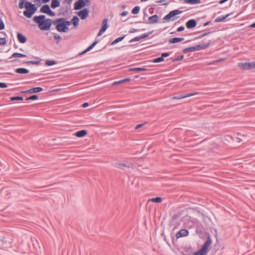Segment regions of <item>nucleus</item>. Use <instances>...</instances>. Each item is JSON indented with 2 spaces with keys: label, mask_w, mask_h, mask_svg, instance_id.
<instances>
[{
  "label": "nucleus",
  "mask_w": 255,
  "mask_h": 255,
  "mask_svg": "<svg viewBox=\"0 0 255 255\" xmlns=\"http://www.w3.org/2000/svg\"><path fill=\"white\" fill-rule=\"evenodd\" d=\"M60 5V0H52L51 3V7L56 8Z\"/></svg>",
  "instance_id": "nucleus-21"
},
{
  "label": "nucleus",
  "mask_w": 255,
  "mask_h": 255,
  "mask_svg": "<svg viewBox=\"0 0 255 255\" xmlns=\"http://www.w3.org/2000/svg\"><path fill=\"white\" fill-rule=\"evenodd\" d=\"M54 34V38L56 40V43L58 44L59 42V41L61 39V36L56 34V33H53Z\"/></svg>",
  "instance_id": "nucleus-42"
},
{
  "label": "nucleus",
  "mask_w": 255,
  "mask_h": 255,
  "mask_svg": "<svg viewBox=\"0 0 255 255\" xmlns=\"http://www.w3.org/2000/svg\"><path fill=\"white\" fill-rule=\"evenodd\" d=\"M189 234V231L186 229H181L176 234V239L186 237Z\"/></svg>",
  "instance_id": "nucleus-10"
},
{
  "label": "nucleus",
  "mask_w": 255,
  "mask_h": 255,
  "mask_svg": "<svg viewBox=\"0 0 255 255\" xmlns=\"http://www.w3.org/2000/svg\"><path fill=\"white\" fill-rule=\"evenodd\" d=\"M195 51H197L195 46L185 48L183 50V52L184 53H187L188 52H194Z\"/></svg>",
  "instance_id": "nucleus-26"
},
{
  "label": "nucleus",
  "mask_w": 255,
  "mask_h": 255,
  "mask_svg": "<svg viewBox=\"0 0 255 255\" xmlns=\"http://www.w3.org/2000/svg\"><path fill=\"white\" fill-rule=\"evenodd\" d=\"M108 18H106L102 22V28L106 30L107 29V28L109 27V25L108 24Z\"/></svg>",
  "instance_id": "nucleus-33"
},
{
  "label": "nucleus",
  "mask_w": 255,
  "mask_h": 255,
  "mask_svg": "<svg viewBox=\"0 0 255 255\" xmlns=\"http://www.w3.org/2000/svg\"><path fill=\"white\" fill-rule=\"evenodd\" d=\"M147 70V69L145 67H134L131 68L129 69V71H145Z\"/></svg>",
  "instance_id": "nucleus-29"
},
{
  "label": "nucleus",
  "mask_w": 255,
  "mask_h": 255,
  "mask_svg": "<svg viewBox=\"0 0 255 255\" xmlns=\"http://www.w3.org/2000/svg\"><path fill=\"white\" fill-rule=\"evenodd\" d=\"M183 58H184V55H182L181 56H178V57H177L176 58L172 59V61L173 62H175L176 61H180V60H182L183 59Z\"/></svg>",
  "instance_id": "nucleus-45"
},
{
  "label": "nucleus",
  "mask_w": 255,
  "mask_h": 255,
  "mask_svg": "<svg viewBox=\"0 0 255 255\" xmlns=\"http://www.w3.org/2000/svg\"><path fill=\"white\" fill-rule=\"evenodd\" d=\"M88 132L85 129H82L79 130L75 132L74 135L78 137H83L87 134Z\"/></svg>",
  "instance_id": "nucleus-17"
},
{
  "label": "nucleus",
  "mask_w": 255,
  "mask_h": 255,
  "mask_svg": "<svg viewBox=\"0 0 255 255\" xmlns=\"http://www.w3.org/2000/svg\"><path fill=\"white\" fill-rule=\"evenodd\" d=\"M53 25H55V29L60 32H67L63 18H59L53 20Z\"/></svg>",
  "instance_id": "nucleus-4"
},
{
  "label": "nucleus",
  "mask_w": 255,
  "mask_h": 255,
  "mask_svg": "<svg viewBox=\"0 0 255 255\" xmlns=\"http://www.w3.org/2000/svg\"><path fill=\"white\" fill-rule=\"evenodd\" d=\"M19 61V60H18V59H14V60H11L10 62L15 63V62Z\"/></svg>",
  "instance_id": "nucleus-63"
},
{
  "label": "nucleus",
  "mask_w": 255,
  "mask_h": 255,
  "mask_svg": "<svg viewBox=\"0 0 255 255\" xmlns=\"http://www.w3.org/2000/svg\"><path fill=\"white\" fill-rule=\"evenodd\" d=\"M98 40H95L94 42L91 44L90 45L87 49H86L85 50H84L83 51L81 52V53H80L79 54V55H83L88 52H89V51H90L92 49H93L95 46L98 43Z\"/></svg>",
  "instance_id": "nucleus-13"
},
{
  "label": "nucleus",
  "mask_w": 255,
  "mask_h": 255,
  "mask_svg": "<svg viewBox=\"0 0 255 255\" xmlns=\"http://www.w3.org/2000/svg\"><path fill=\"white\" fill-rule=\"evenodd\" d=\"M86 5H89V3H87L85 0H78L74 3V9H81Z\"/></svg>",
  "instance_id": "nucleus-7"
},
{
  "label": "nucleus",
  "mask_w": 255,
  "mask_h": 255,
  "mask_svg": "<svg viewBox=\"0 0 255 255\" xmlns=\"http://www.w3.org/2000/svg\"><path fill=\"white\" fill-rule=\"evenodd\" d=\"M250 27L251 28H255V22L253 23H252L251 25H250Z\"/></svg>",
  "instance_id": "nucleus-64"
},
{
  "label": "nucleus",
  "mask_w": 255,
  "mask_h": 255,
  "mask_svg": "<svg viewBox=\"0 0 255 255\" xmlns=\"http://www.w3.org/2000/svg\"><path fill=\"white\" fill-rule=\"evenodd\" d=\"M15 72L18 74H26L29 73V70L24 68H19L15 70Z\"/></svg>",
  "instance_id": "nucleus-20"
},
{
  "label": "nucleus",
  "mask_w": 255,
  "mask_h": 255,
  "mask_svg": "<svg viewBox=\"0 0 255 255\" xmlns=\"http://www.w3.org/2000/svg\"><path fill=\"white\" fill-rule=\"evenodd\" d=\"M115 164H116L117 165L119 166L121 168L127 167V165L126 164H125V163H115Z\"/></svg>",
  "instance_id": "nucleus-49"
},
{
  "label": "nucleus",
  "mask_w": 255,
  "mask_h": 255,
  "mask_svg": "<svg viewBox=\"0 0 255 255\" xmlns=\"http://www.w3.org/2000/svg\"><path fill=\"white\" fill-rule=\"evenodd\" d=\"M182 12V11L179 9H175L170 11L166 15H165L162 19V22L169 21H174L177 17H174L176 15L179 14Z\"/></svg>",
  "instance_id": "nucleus-5"
},
{
  "label": "nucleus",
  "mask_w": 255,
  "mask_h": 255,
  "mask_svg": "<svg viewBox=\"0 0 255 255\" xmlns=\"http://www.w3.org/2000/svg\"><path fill=\"white\" fill-rule=\"evenodd\" d=\"M184 29H185V27L184 26H181L177 29V32H181V31H183L184 30Z\"/></svg>",
  "instance_id": "nucleus-53"
},
{
  "label": "nucleus",
  "mask_w": 255,
  "mask_h": 255,
  "mask_svg": "<svg viewBox=\"0 0 255 255\" xmlns=\"http://www.w3.org/2000/svg\"><path fill=\"white\" fill-rule=\"evenodd\" d=\"M128 14V12L127 11H124L123 12H122L121 13V15L123 16H126Z\"/></svg>",
  "instance_id": "nucleus-56"
},
{
  "label": "nucleus",
  "mask_w": 255,
  "mask_h": 255,
  "mask_svg": "<svg viewBox=\"0 0 255 255\" xmlns=\"http://www.w3.org/2000/svg\"><path fill=\"white\" fill-rule=\"evenodd\" d=\"M210 44H211V42H210V41H209L208 42H207L206 43H204V44H198V45H195L196 50L198 51V50H200L202 49H205L208 48V47H209Z\"/></svg>",
  "instance_id": "nucleus-14"
},
{
  "label": "nucleus",
  "mask_w": 255,
  "mask_h": 255,
  "mask_svg": "<svg viewBox=\"0 0 255 255\" xmlns=\"http://www.w3.org/2000/svg\"><path fill=\"white\" fill-rule=\"evenodd\" d=\"M6 42V41L5 38H0V45H5Z\"/></svg>",
  "instance_id": "nucleus-46"
},
{
  "label": "nucleus",
  "mask_w": 255,
  "mask_h": 255,
  "mask_svg": "<svg viewBox=\"0 0 255 255\" xmlns=\"http://www.w3.org/2000/svg\"><path fill=\"white\" fill-rule=\"evenodd\" d=\"M139 30L138 29H135V28H131L129 31V33H133L134 32H137V31H139Z\"/></svg>",
  "instance_id": "nucleus-52"
},
{
  "label": "nucleus",
  "mask_w": 255,
  "mask_h": 255,
  "mask_svg": "<svg viewBox=\"0 0 255 255\" xmlns=\"http://www.w3.org/2000/svg\"><path fill=\"white\" fill-rule=\"evenodd\" d=\"M153 32V30H152V31H151L150 32H147V33H143V34H141V35H140V38H141V39L147 38L150 34H151Z\"/></svg>",
  "instance_id": "nucleus-37"
},
{
  "label": "nucleus",
  "mask_w": 255,
  "mask_h": 255,
  "mask_svg": "<svg viewBox=\"0 0 255 255\" xmlns=\"http://www.w3.org/2000/svg\"><path fill=\"white\" fill-rule=\"evenodd\" d=\"M10 101H22L23 100V98L20 96H16V97H10Z\"/></svg>",
  "instance_id": "nucleus-39"
},
{
  "label": "nucleus",
  "mask_w": 255,
  "mask_h": 255,
  "mask_svg": "<svg viewBox=\"0 0 255 255\" xmlns=\"http://www.w3.org/2000/svg\"><path fill=\"white\" fill-rule=\"evenodd\" d=\"M47 14H48V15L50 16H54L55 15V12L54 11H52L51 9L49 10V11H48V13H47Z\"/></svg>",
  "instance_id": "nucleus-48"
},
{
  "label": "nucleus",
  "mask_w": 255,
  "mask_h": 255,
  "mask_svg": "<svg viewBox=\"0 0 255 255\" xmlns=\"http://www.w3.org/2000/svg\"><path fill=\"white\" fill-rule=\"evenodd\" d=\"M24 7L25 10L23 12V14L25 17L29 18L32 16L37 9L35 5L29 1H25Z\"/></svg>",
  "instance_id": "nucleus-2"
},
{
  "label": "nucleus",
  "mask_w": 255,
  "mask_h": 255,
  "mask_svg": "<svg viewBox=\"0 0 255 255\" xmlns=\"http://www.w3.org/2000/svg\"><path fill=\"white\" fill-rule=\"evenodd\" d=\"M43 91V89L41 87H37L31 88L28 90L22 92V93H38Z\"/></svg>",
  "instance_id": "nucleus-12"
},
{
  "label": "nucleus",
  "mask_w": 255,
  "mask_h": 255,
  "mask_svg": "<svg viewBox=\"0 0 255 255\" xmlns=\"http://www.w3.org/2000/svg\"><path fill=\"white\" fill-rule=\"evenodd\" d=\"M158 19H159V16L157 14H154L153 15L150 16L148 18V22L149 24L154 23L158 21Z\"/></svg>",
  "instance_id": "nucleus-18"
},
{
  "label": "nucleus",
  "mask_w": 255,
  "mask_h": 255,
  "mask_svg": "<svg viewBox=\"0 0 255 255\" xmlns=\"http://www.w3.org/2000/svg\"><path fill=\"white\" fill-rule=\"evenodd\" d=\"M143 125V124H138L137 125H136L135 127V129H138L139 128H141V127H142Z\"/></svg>",
  "instance_id": "nucleus-55"
},
{
  "label": "nucleus",
  "mask_w": 255,
  "mask_h": 255,
  "mask_svg": "<svg viewBox=\"0 0 255 255\" xmlns=\"http://www.w3.org/2000/svg\"><path fill=\"white\" fill-rule=\"evenodd\" d=\"M4 28V24L1 18H0V30Z\"/></svg>",
  "instance_id": "nucleus-47"
},
{
  "label": "nucleus",
  "mask_w": 255,
  "mask_h": 255,
  "mask_svg": "<svg viewBox=\"0 0 255 255\" xmlns=\"http://www.w3.org/2000/svg\"><path fill=\"white\" fill-rule=\"evenodd\" d=\"M140 6H136L131 10V13L133 14H137L139 13L140 10Z\"/></svg>",
  "instance_id": "nucleus-38"
},
{
  "label": "nucleus",
  "mask_w": 255,
  "mask_h": 255,
  "mask_svg": "<svg viewBox=\"0 0 255 255\" xmlns=\"http://www.w3.org/2000/svg\"><path fill=\"white\" fill-rule=\"evenodd\" d=\"M212 32H213V31H208L205 32H203L201 34H200V35L196 37L195 39L201 38L205 36L208 35L209 34H210Z\"/></svg>",
  "instance_id": "nucleus-36"
},
{
  "label": "nucleus",
  "mask_w": 255,
  "mask_h": 255,
  "mask_svg": "<svg viewBox=\"0 0 255 255\" xmlns=\"http://www.w3.org/2000/svg\"><path fill=\"white\" fill-rule=\"evenodd\" d=\"M212 241L211 237L210 236H208L207 240L202 248L198 251L194 252L193 255H206L208 253L209 247L212 244Z\"/></svg>",
  "instance_id": "nucleus-3"
},
{
  "label": "nucleus",
  "mask_w": 255,
  "mask_h": 255,
  "mask_svg": "<svg viewBox=\"0 0 255 255\" xmlns=\"http://www.w3.org/2000/svg\"><path fill=\"white\" fill-rule=\"evenodd\" d=\"M56 64H57V62H56V61H55L54 60H46L45 62V65L48 66H51L55 65Z\"/></svg>",
  "instance_id": "nucleus-34"
},
{
  "label": "nucleus",
  "mask_w": 255,
  "mask_h": 255,
  "mask_svg": "<svg viewBox=\"0 0 255 255\" xmlns=\"http://www.w3.org/2000/svg\"><path fill=\"white\" fill-rule=\"evenodd\" d=\"M152 202L155 203H161L162 201V198L160 197H156L155 198H153L149 200Z\"/></svg>",
  "instance_id": "nucleus-32"
},
{
  "label": "nucleus",
  "mask_w": 255,
  "mask_h": 255,
  "mask_svg": "<svg viewBox=\"0 0 255 255\" xmlns=\"http://www.w3.org/2000/svg\"><path fill=\"white\" fill-rule=\"evenodd\" d=\"M163 60H164L163 58L161 56L159 57H157V58H154L152 62L153 63H159V62H161L163 61Z\"/></svg>",
  "instance_id": "nucleus-41"
},
{
  "label": "nucleus",
  "mask_w": 255,
  "mask_h": 255,
  "mask_svg": "<svg viewBox=\"0 0 255 255\" xmlns=\"http://www.w3.org/2000/svg\"><path fill=\"white\" fill-rule=\"evenodd\" d=\"M184 40L183 38H180V37H174L171 39H170L169 40V43L170 44H174L176 43L179 42H181Z\"/></svg>",
  "instance_id": "nucleus-22"
},
{
  "label": "nucleus",
  "mask_w": 255,
  "mask_h": 255,
  "mask_svg": "<svg viewBox=\"0 0 255 255\" xmlns=\"http://www.w3.org/2000/svg\"><path fill=\"white\" fill-rule=\"evenodd\" d=\"M89 106V104L88 103H85L82 105V107L83 108H87Z\"/></svg>",
  "instance_id": "nucleus-59"
},
{
  "label": "nucleus",
  "mask_w": 255,
  "mask_h": 255,
  "mask_svg": "<svg viewBox=\"0 0 255 255\" xmlns=\"http://www.w3.org/2000/svg\"><path fill=\"white\" fill-rule=\"evenodd\" d=\"M239 67L242 70H250L255 68V62L250 63H239Z\"/></svg>",
  "instance_id": "nucleus-6"
},
{
  "label": "nucleus",
  "mask_w": 255,
  "mask_h": 255,
  "mask_svg": "<svg viewBox=\"0 0 255 255\" xmlns=\"http://www.w3.org/2000/svg\"><path fill=\"white\" fill-rule=\"evenodd\" d=\"M127 36V35H125L123 36H121V37H119L117 38H116L115 40H114L111 44V45H115L117 43H118V42L122 41L124 38L125 37Z\"/></svg>",
  "instance_id": "nucleus-31"
},
{
  "label": "nucleus",
  "mask_w": 255,
  "mask_h": 255,
  "mask_svg": "<svg viewBox=\"0 0 255 255\" xmlns=\"http://www.w3.org/2000/svg\"><path fill=\"white\" fill-rule=\"evenodd\" d=\"M34 1L35 2H38V3H37V5H38V6H40V4H41L40 0H34Z\"/></svg>",
  "instance_id": "nucleus-58"
},
{
  "label": "nucleus",
  "mask_w": 255,
  "mask_h": 255,
  "mask_svg": "<svg viewBox=\"0 0 255 255\" xmlns=\"http://www.w3.org/2000/svg\"><path fill=\"white\" fill-rule=\"evenodd\" d=\"M63 20L65 23V26L66 28L67 31L69 30V26L72 24L71 21L67 20L66 18H63Z\"/></svg>",
  "instance_id": "nucleus-35"
},
{
  "label": "nucleus",
  "mask_w": 255,
  "mask_h": 255,
  "mask_svg": "<svg viewBox=\"0 0 255 255\" xmlns=\"http://www.w3.org/2000/svg\"><path fill=\"white\" fill-rule=\"evenodd\" d=\"M40 62H41V60H32V61H27L24 62L23 63L26 64L27 65L32 64V65H38L40 63Z\"/></svg>",
  "instance_id": "nucleus-28"
},
{
  "label": "nucleus",
  "mask_w": 255,
  "mask_h": 255,
  "mask_svg": "<svg viewBox=\"0 0 255 255\" xmlns=\"http://www.w3.org/2000/svg\"><path fill=\"white\" fill-rule=\"evenodd\" d=\"M198 93H197V92H194V93H188L186 95H178V96H175L174 97H173L172 99H177V100H179V99H184V98H187V97H191V96H194V95H198Z\"/></svg>",
  "instance_id": "nucleus-11"
},
{
  "label": "nucleus",
  "mask_w": 255,
  "mask_h": 255,
  "mask_svg": "<svg viewBox=\"0 0 255 255\" xmlns=\"http://www.w3.org/2000/svg\"><path fill=\"white\" fill-rule=\"evenodd\" d=\"M130 80H130V78H126V79H124L118 81L114 82L113 83V86H116V85H119V84H124V83H125L126 82H129Z\"/></svg>",
  "instance_id": "nucleus-24"
},
{
  "label": "nucleus",
  "mask_w": 255,
  "mask_h": 255,
  "mask_svg": "<svg viewBox=\"0 0 255 255\" xmlns=\"http://www.w3.org/2000/svg\"><path fill=\"white\" fill-rule=\"evenodd\" d=\"M33 21L38 24V27L41 30H48L51 28L52 24H53V20L50 18L46 19L45 15L34 16L33 18Z\"/></svg>",
  "instance_id": "nucleus-1"
},
{
  "label": "nucleus",
  "mask_w": 255,
  "mask_h": 255,
  "mask_svg": "<svg viewBox=\"0 0 255 255\" xmlns=\"http://www.w3.org/2000/svg\"><path fill=\"white\" fill-rule=\"evenodd\" d=\"M89 13V11L86 8L81 9L77 12L78 15L82 20L86 19L88 16Z\"/></svg>",
  "instance_id": "nucleus-8"
},
{
  "label": "nucleus",
  "mask_w": 255,
  "mask_h": 255,
  "mask_svg": "<svg viewBox=\"0 0 255 255\" xmlns=\"http://www.w3.org/2000/svg\"><path fill=\"white\" fill-rule=\"evenodd\" d=\"M169 55H170V54L168 52L162 53L161 54V56L163 58V59H164L165 57H167L169 56Z\"/></svg>",
  "instance_id": "nucleus-51"
},
{
  "label": "nucleus",
  "mask_w": 255,
  "mask_h": 255,
  "mask_svg": "<svg viewBox=\"0 0 255 255\" xmlns=\"http://www.w3.org/2000/svg\"><path fill=\"white\" fill-rule=\"evenodd\" d=\"M38 98V97L37 95H32V96L26 98L25 100L26 101L36 100H37Z\"/></svg>",
  "instance_id": "nucleus-40"
},
{
  "label": "nucleus",
  "mask_w": 255,
  "mask_h": 255,
  "mask_svg": "<svg viewBox=\"0 0 255 255\" xmlns=\"http://www.w3.org/2000/svg\"><path fill=\"white\" fill-rule=\"evenodd\" d=\"M70 8V5H66L65 7H62L59 9V15H66L68 13V10Z\"/></svg>",
  "instance_id": "nucleus-15"
},
{
  "label": "nucleus",
  "mask_w": 255,
  "mask_h": 255,
  "mask_svg": "<svg viewBox=\"0 0 255 255\" xmlns=\"http://www.w3.org/2000/svg\"><path fill=\"white\" fill-rule=\"evenodd\" d=\"M232 14V13H228L227 14L224 16L218 17L215 19L214 22L216 23L222 22L224 20H225L227 17H228L230 15H231Z\"/></svg>",
  "instance_id": "nucleus-19"
},
{
  "label": "nucleus",
  "mask_w": 255,
  "mask_h": 255,
  "mask_svg": "<svg viewBox=\"0 0 255 255\" xmlns=\"http://www.w3.org/2000/svg\"><path fill=\"white\" fill-rule=\"evenodd\" d=\"M26 55L22 53L15 52L13 53L11 56L9 57L10 59L15 57H25Z\"/></svg>",
  "instance_id": "nucleus-30"
},
{
  "label": "nucleus",
  "mask_w": 255,
  "mask_h": 255,
  "mask_svg": "<svg viewBox=\"0 0 255 255\" xmlns=\"http://www.w3.org/2000/svg\"><path fill=\"white\" fill-rule=\"evenodd\" d=\"M210 24H211V21H207L206 22H205L203 24V26L204 27L207 26L208 25H209Z\"/></svg>",
  "instance_id": "nucleus-57"
},
{
  "label": "nucleus",
  "mask_w": 255,
  "mask_h": 255,
  "mask_svg": "<svg viewBox=\"0 0 255 255\" xmlns=\"http://www.w3.org/2000/svg\"><path fill=\"white\" fill-rule=\"evenodd\" d=\"M79 21V18L76 15H74L71 19L72 23L73 24L74 27H77L78 25Z\"/></svg>",
  "instance_id": "nucleus-25"
},
{
  "label": "nucleus",
  "mask_w": 255,
  "mask_h": 255,
  "mask_svg": "<svg viewBox=\"0 0 255 255\" xmlns=\"http://www.w3.org/2000/svg\"><path fill=\"white\" fill-rule=\"evenodd\" d=\"M7 87V85L5 83L0 82V88H5Z\"/></svg>",
  "instance_id": "nucleus-50"
},
{
  "label": "nucleus",
  "mask_w": 255,
  "mask_h": 255,
  "mask_svg": "<svg viewBox=\"0 0 255 255\" xmlns=\"http://www.w3.org/2000/svg\"><path fill=\"white\" fill-rule=\"evenodd\" d=\"M26 1L25 0H20L19 2V8L22 9L24 7V4Z\"/></svg>",
  "instance_id": "nucleus-43"
},
{
  "label": "nucleus",
  "mask_w": 255,
  "mask_h": 255,
  "mask_svg": "<svg viewBox=\"0 0 255 255\" xmlns=\"http://www.w3.org/2000/svg\"><path fill=\"white\" fill-rule=\"evenodd\" d=\"M105 31H106V30H105L104 29L101 28V29L100 30V31H99V33L98 34V36L101 35Z\"/></svg>",
  "instance_id": "nucleus-54"
},
{
  "label": "nucleus",
  "mask_w": 255,
  "mask_h": 255,
  "mask_svg": "<svg viewBox=\"0 0 255 255\" xmlns=\"http://www.w3.org/2000/svg\"><path fill=\"white\" fill-rule=\"evenodd\" d=\"M184 2L190 4H197L201 3L200 0H184Z\"/></svg>",
  "instance_id": "nucleus-27"
},
{
  "label": "nucleus",
  "mask_w": 255,
  "mask_h": 255,
  "mask_svg": "<svg viewBox=\"0 0 255 255\" xmlns=\"http://www.w3.org/2000/svg\"><path fill=\"white\" fill-rule=\"evenodd\" d=\"M178 217V216L176 215V214H174L172 217V219L173 220H175L177 219V218Z\"/></svg>",
  "instance_id": "nucleus-62"
},
{
  "label": "nucleus",
  "mask_w": 255,
  "mask_h": 255,
  "mask_svg": "<svg viewBox=\"0 0 255 255\" xmlns=\"http://www.w3.org/2000/svg\"><path fill=\"white\" fill-rule=\"evenodd\" d=\"M17 38L18 41L21 43H24L26 42L27 38L25 36L20 32H17Z\"/></svg>",
  "instance_id": "nucleus-16"
},
{
  "label": "nucleus",
  "mask_w": 255,
  "mask_h": 255,
  "mask_svg": "<svg viewBox=\"0 0 255 255\" xmlns=\"http://www.w3.org/2000/svg\"><path fill=\"white\" fill-rule=\"evenodd\" d=\"M197 24V21L194 19H191L186 22V26L188 29H192L195 27Z\"/></svg>",
  "instance_id": "nucleus-9"
},
{
  "label": "nucleus",
  "mask_w": 255,
  "mask_h": 255,
  "mask_svg": "<svg viewBox=\"0 0 255 255\" xmlns=\"http://www.w3.org/2000/svg\"><path fill=\"white\" fill-rule=\"evenodd\" d=\"M228 0H221L219 1V3L220 4H223L225 3V2L227 1Z\"/></svg>",
  "instance_id": "nucleus-61"
},
{
  "label": "nucleus",
  "mask_w": 255,
  "mask_h": 255,
  "mask_svg": "<svg viewBox=\"0 0 255 255\" xmlns=\"http://www.w3.org/2000/svg\"><path fill=\"white\" fill-rule=\"evenodd\" d=\"M50 9V8L48 4H44L41 7L40 11L42 13L47 14Z\"/></svg>",
  "instance_id": "nucleus-23"
},
{
  "label": "nucleus",
  "mask_w": 255,
  "mask_h": 255,
  "mask_svg": "<svg viewBox=\"0 0 255 255\" xmlns=\"http://www.w3.org/2000/svg\"><path fill=\"white\" fill-rule=\"evenodd\" d=\"M72 0H65V1L68 3V4H69L68 5L70 6V4L72 2Z\"/></svg>",
  "instance_id": "nucleus-60"
},
{
  "label": "nucleus",
  "mask_w": 255,
  "mask_h": 255,
  "mask_svg": "<svg viewBox=\"0 0 255 255\" xmlns=\"http://www.w3.org/2000/svg\"><path fill=\"white\" fill-rule=\"evenodd\" d=\"M140 40H141V38H140V36H136V37H135L132 38L131 39H130L129 40V42L132 43V42H135V41H138Z\"/></svg>",
  "instance_id": "nucleus-44"
}]
</instances>
